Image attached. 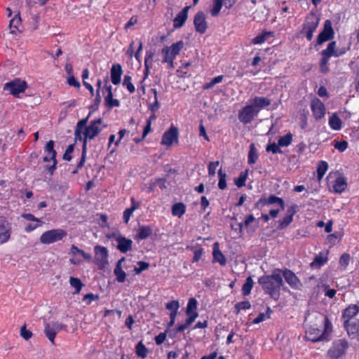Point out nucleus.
Masks as SVG:
<instances>
[{
  "mask_svg": "<svg viewBox=\"0 0 359 359\" xmlns=\"http://www.w3.org/2000/svg\"><path fill=\"white\" fill-rule=\"evenodd\" d=\"M258 283L270 297L278 300L280 297V287L283 285L282 271L276 269L271 275H264L259 278Z\"/></svg>",
  "mask_w": 359,
  "mask_h": 359,
  "instance_id": "f257e3e1",
  "label": "nucleus"
},
{
  "mask_svg": "<svg viewBox=\"0 0 359 359\" xmlns=\"http://www.w3.org/2000/svg\"><path fill=\"white\" fill-rule=\"evenodd\" d=\"M107 127V125L103 123V121L102 118H97L95 120L92 121L89 126L86 127V129L83 132V142L82 145V152H81V156L79 162L77 164V168L76 170L72 171L73 174H76L78 172L79 169H81L86 159V154H87V140H93L95 138L97 135H99V133Z\"/></svg>",
  "mask_w": 359,
  "mask_h": 359,
  "instance_id": "f03ea898",
  "label": "nucleus"
},
{
  "mask_svg": "<svg viewBox=\"0 0 359 359\" xmlns=\"http://www.w3.org/2000/svg\"><path fill=\"white\" fill-rule=\"evenodd\" d=\"M333 325L327 316H320L318 318V327L316 328V343L327 342L331 340Z\"/></svg>",
  "mask_w": 359,
  "mask_h": 359,
  "instance_id": "7ed1b4c3",
  "label": "nucleus"
},
{
  "mask_svg": "<svg viewBox=\"0 0 359 359\" xmlns=\"http://www.w3.org/2000/svg\"><path fill=\"white\" fill-rule=\"evenodd\" d=\"M184 46V43L182 40L172 43L170 46H165L161 50L163 55L162 62L168 63L170 68H174V60Z\"/></svg>",
  "mask_w": 359,
  "mask_h": 359,
  "instance_id": "20e7f679",
  "label": "nucleus"
},
{
  "mask_svg": "<svg viewBox=\"0 0 359 359\" xmlns=\"http://www.w3.org/2000/svg\"><path fill=\"white\" fill-rule=\"evenodd\" d=\"M28 88L27 82L20 78H15L4 85V91L8 92L11 95L15 97H18L19 95L24 93Z\"/></svg>",
  "mask_w": 359,
  "mask_h": 359,
  "instance_id": "39448f33",
  "label": "nucleus"
},
{
  "mask_svg": "<svg viewBox=\"0 0 359 359\" xmlns=\"http://www.w3.org/2000/svg\"><path fill=\"white\" fill-rule=\"evenodd\" d=\"M67 235V231L64 229H55L43 233L39 240L41 243L48 245L62 241Z\"/></svg>",
  "mask_w": 359,
  "mask_h": 359,
  "instance_id": "423d86ee",
  "label": "nucleus"
},
{
  "mask_svg": "<svg viewBox=\"0 0 359 359\" xmlns=\"http://www.w3.org/2000/svg\"><path fill=\"white\" fill-rule=\"evenodd\" d=\"M95 263L100 270H104L109 264L108 262V250L107 248L101 245H95Z\"/></svg>",
  "mask_w": 359,
  "mask_h": 359,
  "instance_id": "0eeeda50",
  "label": "nucleus"
},
{
  "mask_svg": "<svg viewBox=\"0 0 359 359\" xmlns=\"http://www.w3.org/2000/svg\"><path fill=\"white\" fill-rule=\"evenodd\" d=\"M334 178V183L332 184L333 191L335 193H342L347 187L346 180L344 177L338 175L337 173H330L327 177V184L330 187V180Z\"/></svg>",
  "mask_w": 359,
  "mask_h": 359,
  "instance_id": "6e6552de",
  "label": "nucleus"
},
{
  "mask_svg": "<svg viewBox=\"0 0 359 359\" xmlns=\"http://www.w3.org/2000/svg\"><path fill=\"white\" fill-rule=\"evenodd\" d=\"M314 31V13L311 11L310 15L306 18L302 29L299 33V36H305L309 41L313 38Z\"/></svg>",
  "mask_w": 359,
  "mask_h": 359,
  "instance_id": "1a4fd4ad",
  "label": "nucleus"
},
{
  "mask_svg": "<svg viewBox=\"0 0 359 359\" xmlns=\"http://www.w3.org/2000/svg\"><path fill=\"white\" fill-rule=\"evenodd\" d=\"M334 32L332 28V22L330 20H325L323 30L319 33L317 39L318 44H323L333 39Z\"/></svg>",
  "mask_w": 359,
  "mask_h": 359,
  "instance_id": "9d476101",
  "label": "nucleus"
},
{
  "mask_svg": "<svg viewBox=\"0 0 359 359\" xmlns=\"http://www.w3.org/2000/svg\"><path fill=\"white\" fill-rule=\"evenodd\" d=\"M258 113L250 104L245 106L238 113L239 121L243 124H248L252 121Z\"/></svg>",
  "mask_w": 359,
  "mask_h": 359,
  "instance_id": "9b49d317",
  "label": "nucleus"
},
{
  "mask_svg": "<svg viewBox=\"0 0 359 359\" xmlns=\"http://www.w3.org/2000/svg\"><path fill=\"white\" fill-rule=\"evenodd\" d=\"M348 348V343L344 339H339L335 341L331 348L329 350L328 354L332 358H338L341 357Z\"/></svg>",
  "mask_w": 359,
  "mask_h": 359,
  "instance_id": "f8f14e48",
  "label": "nucleus"
},
{
  "mask_svg": "<svg viewBox=\"0 0 359 359\" xmlns=\"http://www.w3.org/2000/svg\"><path fill=\"white\" fill-rule=\"evenodd\" d=\"M349 49V48H342L340 49L337 50L336 49V42L332 41L330 42L327 48L322 50L321 55L323 57H325L327 59H329L333 56V57H339L346 53V51Z\"/></svg>",
  "mask_w": 359,
  "mask_h": 359,
  "instance_id": "ddd939ff",
  "label": "nucleus"
},
{
  "mask_svg": "<svg viewBox=\"0 0 359 359\" xmlns=\"http://www.w3.org/2000/svg\"><path fill=\"white\" fill-rule=\"evenodd\" d=\"M64 327L65 325L58 322H51L45 325V334L52 344H54V339L57 333L62 330Z\"/></svg>",
  "mask_w": 359,
  "mask_h": 359,
  "instance_id": "4468645a",
  "label": "nucleus"
},
{
  "mask_svg": "<svg viewBox=\"0 0 359 359\" xmlns=\"http://www.w3.org/2000/svg\"><path fill=\"white\" fill-rule=\"evenodd\" d=\"M278 205L281 210L285 208V202L281 198L275 195H270L268 197L263 196L260 198L256 203L257 207L264 206L269 205Z\"/></svg>",
  "mask_w": 359,
  "mask_h": 359,
  "instance_id": "2eb2a0df",
  "label": "nucleus"
},
{
  "mask_svg": "<svg viewBox=\"0 0 359 359\" xmlns=\"http://www.w3.org/2000/svg\"><path fill=\"white\" fill-rule=\"evenodd\" d=\"M11 224L4 217H0V245L6 243L11 237Z\"/></svg>",
  "mask_w": 359,
  "mask_h": 359,
  "instance_id": "dca6fc26",
  "label": "nucleus"
},
{
  "mask_svg": "<svg viewBox=\"0 0 359 359\" xmlns=\"http://www.w3.org/2000/svg\"><path fill=\"white\" fill-rule=\"evenodd\" d=\"M194 25L195 29L201 34H204L208 29V23L205 20V15L203 12H198L194 18Z\"/></svg>",
  "mask_w": 359,
  "mask_h": 359,
  "instance_id": "f3484780",
  "label": "nucleus"
},
{
  "mask_svg": "<svg viewBox=\"0 0 359 359\" xmlns=\"http://www.w3.org/2000/svg\"><path fill=\"white\" fill-rule=\"evenodd\" d=\"M177 128L171 126L170 128L163 134L161 139V144L170 146L175 141L177 142Z\"/></svg>",
  "mask_w": 359,
  "mask_h": 359,
  "instance_id": "a211bd4d",
  "label": "nucleus"
},
{
  "mask_svg": "<svg viewBox=\"0 0 359 359\" xmlns=\"http://www.w3.org/2000/svg\"><path fill=\"white\" fill-rule=\"evenodd\" d=\"M250 104L254 107L255 110L257 111V113L263 108L269 106L271 103V100L265 97L255 96L250 101Z\"/></svg>",
  "mask_w": 359,
  "mask_h": 359,
  "instance_id": "6ab92c4d",
  "label": "nucleus"
},
{
  "mask_svg": "<svg viewBox=\"0 0 359 359\" xmlns=\"http://www.w3.org/2000/svg\"><path fill=\"white\" fill-rule=\"evenodd\" d=\"M117 249L122 253H126L132 250L133 241L119 235L116 238Z\"/></svg>",
  "mask_w": 359,
  "mask_h": 359,
  "instance_id": "aec40b11",
  "label": "nucleus"
},
{
  "mask_svg": "<svg viewBox=\"0 0 359 359\" xmlns=\"http://www.w3.org/2000/svg\"><path fill=\"white\" fill-rule=\"evenodd\" d=\"M107 78L105 80L104 90L107 93V96L104 97V102L108 107H118L120 102L116 99H113L112 87L110 85H107Z\"/></svg>",
  "mask_w": 359,
  "mask_h": 359,
  "instance_id": "412c9836",
  "label": "nucleus"
},
{
  "mask_svg": "<svg viewBox=\"0 0 359 359\" xmlns=\"http://www.w3.org/2000/svg\"><path fill=\"white\" fill-rule=\"evenodd\" d=\"M190 6H185L174 18L173 27L175 29L181 28L186 22L188 18V11Z\"/></svg>",
  "mask_w": 359,
  "mask_h": 359,
  "instance_id": "4be33fe9",
  "label": "nucleus"
},
{
  "mask_svg": "<svg viewBox=\"0 0 359 359\" xmlns=\"http://www.w3.org/2000/svg\"><path fill=\"white\" fill-rule=\"evenodd\" d=\"M153 229L150 226L140 225L137 229L134 238L137 241L145 240L151 236Z\"/></svg>",
  "mask_w": 359,
  "mask_h": 359,
  "instance_id": "5701e85b",
  "label": "nucleus"
},
{
  "mask_svg": "<svg viewBox=\"0 0 359 359\" xmlns=\"http://www.w3.org/2000/svg\"><path fill=\"white\" fill-rule=\"evenodd\" d=\"M213 262H218L221 266H225L226 264V259L224 254L221 252L217 242L213 244L212 250Z\"/></svg>",
  "mask_w": 359,
  "mask_h": 359,
  "instance_id": "b1692460",
  "label": "nucleus"
},
{
  "mask_svg": "<svg viewBox=\"0 0 359 359\" xmlns=\"http://www.w3.org/2000/svg\"><path fill=\"white\" fill-rule=\"evenodd\" d=\"M123 70L121 65L114 64L111 68V81L113 84L118 85L121 83Z\"/></svg>",
  "mask_w": 359,
  "mask_h": 359,
  "instance_id": "393cba45",
  "label": "nucleus"
},
{
  "mask_svg": "<svg viewBox=\"0 0 359 359\" xmlns=\"http://www.w3.org/2000/svg\"><path fill=\"white\" fill-rule=\"evenodd\" d=\"M125 261V257H122L116 262L114 273L118 283H123L126 280V273L122 269V264Z\"/></svg>",
  "mask_w": 359,
  "mask_h": 359,
  "instance_id": "a878e982",
  "label": "nucleus"
},
{
  "mask_svg": "<svg viewBox=\"0 0 359 359\" xmlns=\"http://www.w3.org/2000/svg\"><path fill=\"white\" fill-rule=\"evenodd\" d=\"M322 293H324L326 297L332 299L335 296L336 290L330 288V285L327 282L321 280L318 285V294Z\"/></svg>",
  "mask_w": 359,
  "mask_h": 359,
  "instance_id": "bb28decb",
  "label": "nucleus"
},
{
  "mask_svg": "<svg viewBox=\"0 0 359 359\" xmlns=\"http://www.w3.org/2000/svg\"><path fill=\"white\" fill-rule=\"evenodd\" d=\"M359 313V306L351 304L343 312L342 318L344 321H350Z\"/></svg>",
  "mask_w": 359,
  "mask_h": 359,
  "instance_id": "cd10ccee",
  "label": "nucleus"
},
{
  "mask_svg": "<svg viewBox=\"0 0 359 359\" xmlns=\"http://www.w3.org/2000/svg\"><path fill=\"white\" fill-rule=\"evenodd\" d=\"M284 277L285 281L291 286L296 287L298 285L299 280L296 275L290 270L286 269L282 271V278Z\"/></svg>",
  "mask_w": 359,
  "mask_h": 359,
  "instance_id": "c85d7f7f",
  "label": "nucleus"
},
{
  "mask_svg": "<svg viewBox=\"0 0 359 359\" xmlns=\"http://www.w3.org/2000/svg\"><path fill=\"white\" fill-rule=\"evenodd\" d=\"M140 207V203L136 202L134 198H131V207L126 208L123 214V221L128 224L133 212Z\"/></svg>",
  "mask_w": 359,
  "mask_h": 359,
  "instance_id": "c756f323",
  "label": "nucleus"
},
{
  "mask_svg": "<svg viewBox=\"0 0 359 359\" xmlns=\"http://www.w3.org/2000/svg\"><path fill=\"white\" fill-rule=\"evenodd\" d=\"M344 326L346 330L348 335H353L359 330V323L352 320L344 321Z\"/></svg>",
  "mask_w": 359,
  "mask_h": 359,
  "instance_id": "7c9ffc66",
  "label": "nucleus"
},
{
  "mask_svg": "<svg viewBox=\"0 0 359 359\" xmlns=\"http://www.w3.org/2000/svg\"><path fill=\"white\" fill-rule=\"evenodd\" d=\"M329 126L334 130H339L342 126V122L337 114H333L329 118Z\"/></svg>",
  "mask_w": 359,
  "mask_h": 359,
  "instance_id": "2f4dec72",
  "label": "nucleus"
},
{
  "mask_svg": "<svg viewBox=\"0 0 359 359\" xmlns=\"http://www.w3.org/2000/svg\"><path fill=\"white\" fill-rule=\"evenodd\" d=\"M273 36V32L263 31L262 34L255 36L252 39V42L254 44H262V43H264L269 37H271Z\"/></svg>",
  "mask_w": 359,
  "mask_h": 359,
  "instance_id": "473e14b6",
  "label": "nucleus"
},
{
  "mask_svg": "<svg viewBox=\"0 0 359 359\" xmlns=\"http://www.w3.org/2000/svg\"><path fill=\"white\" fill-rule=\"evenodd\" d=\"M186 212V206L182 203H175L172 207V214L174 216L181 217Z\"/></svg>",
  "mask_w": 359,
  "mask_h": 359,
  "instance_id": "72a5a7b5",
  "label": "nucleus"
},
{
  "mask_svg": "<svg viewBox=\"0 0 359 359\" xmlns=\"http://www.w3.org/2000/svg\"><path fill=\"white\" fill-rule=\"evenodd\" d=\"M198 306V302L197 300L191 297L189 299L187 309H186V314L187 315H192L193 313H198L196 311Z\"/></svg>",
  "mask_w": 359,
  "mask_h": 359,
  "instance_id": "f704fd0d",
  "label": "nucleus"
},
{
  "mask_svg": "<svg viewBox=\"0 0 359 359\" xmlns=\"http://www.w3.org/2000/svg\"><path fill=\"white\" fill-rule=\"evenodd\" d=\"M136 355L142 358H145L148 354V349L142 341H139L135 346Z\"/></svg>",
  "mask_w": 359,
  "mask_h": 359,
  "instance_id": "c9c22d12",
  "label": "nucleus"
},
{
  "mask_svg": "<svg viewBox=\"0 0 359 359\" xmlns=\"http://www.w3.org/2000/svg\"><path fill=\"white\" fill-rule=\"evenodd\" d=\"M328 250L319 252V254L316 256V266H321L325 264L328 260Z\"/></svg>",
  "mask_w": 359,
  "mask_h": 359,
  "instance_id": "e433bc0d",
  "label": "nucleus"
},
{
  "mask_svg": "<svg viewBox=\"0 0 359 359\" xmlns=\"http://www.w3.org/2000/svg\"><path fill=\"white\" fill-rule=\"evenodd\" d=\"M258 158L257 149L254 144L250 145V150L248 156V162L249 164H254Z\"/></svg>",
  "mask_w": 359,
  "mask_h": 359,
  "instance_id": "4c0bfd02",
  "label": "nucleus"
},
{
  "mask_svg": "<svg viewBox=\"0 0 359 359\" xmlns=\"http://www.w3.org/2000/svg\"><path fill=\"white\" fill-rule=\"evenodd\" d=\"M223 4L224 0H213L212 8L210 9V14L212 17H216L219 15Z\"/></svg>",
  "mask_w": 359,
  "mask_h": 359,
  "instance_id": "58836bf2",
  "label": "nucleus"
},
{
  "mask_svg": "<svg viewBox=\"0 0 359 359\" xmlns=\"http://www.w3.org/2000/svg\"><path fill=\"white\" fill-rule=\"evenodd\" d=\"M69 284L72 287L75 289L74 294L79 293L83 286L81 280L79 278L74 277H70Z\"/></svg>",
  "mask_w": 359,
  "mask_h": 359,
  "instance_id": "ea45409f",
  "label": "nucleus"
},
{
  "mask_svg": "<svg viewBox=\"0 0 359 359\" xmlns=\"http://www.w3.org/2000/svg\"><path fill=\"white\" fill-rule=\"evenodd\" d=\"M43 161L44 162H48V161H52L53 162L52 165H47L45 166V168L48 171L49 174L50 175H53L54 171L56 169V165H57V161L56 160V157L54 158H51V155H50V157H48V156H45L43 158Z\"/></svg>",
  "mask_w": 359,
  "mask_h": 359,
  "instance_id": "a19ab883",
  "label": "nucleus"
},
{
  "mask_svg": "<svg viewBox=\"0 0 359 359\" xmlns=\"http://www.w3.org/2000/svg\"><path fill=\"white\" fill-rule=\"evenodd\" d=\"M253 284L254 282L252 278L250 276L246 278L245 283L242 287V292L244 296H247L250 294Z\"/></svg>",
  "mask_w": 359,
  "mask_h": 359,
  "instance_id": "79ce46f5",
  "label": "nucleus"
},
{
  "mask_svg": "<svg viewBox=\"0 0 359 359\" xmlns=\"http://www.w3.org/2000/svg\"><path fill=\"white\" fill-rule=\"evenodd\" d=\"M325 112V105L320 101L316 100V118L323 117Z\"/></svg>",
  "mask_w": 359,
  "mask_h": 359,
  "instance_id": "37998d69",
  "label": "nucleus"
},
{
  "mask_svg": "<svg viewBox=\"0 0 359 359\" xmlns=\"http://www.w3.org/2000/svg\"><path fill=\"white\" fill-rule=\"evenodd\" d=\"M328 169V163L326 161H321L318 164V178L320 180Z\"/></svg>",
  "mask_w": 359,
  "mask_h": 359,
  "instance_id": "c03bdc74",
  "label": "nucleus"
},
{
  "mask_svg": "<svg viewBox=\"0 0 359 359\" xmlns=\"http://www.w3.org/2000/svg\"><path fill=\"white\" fill-rule=\"evenodd\" d=\"M292 141V135L289 133L285 135L280 137L278 140V146L280 147H288Z\"/></svg>",
  "mask_w": 359,
  "mask_h": 359,
  "instance_id": "a18cd8bd",
  "label": "nucleus"
},
{
  "mask_svg": "<svg viewBox=\"0 0 359 359\" xmlns=\"http://www.w3.org/2000/svg\"><path fill=\"white\" fill-rule=\"evenodd\" d=\"M123 86H125L130 93L135 91V88L132 83V77L130 75H125L123 81Z\"/></svg>",
  "mask_w": 359,
  "mask_h": 359,
  "instance_id": "49530a36",
  "label": "nucleus"
},
{
  "mask_svg": "<svg viewBox=\"0 0 359 359\" xmlns=\"http://www.w3.org/2000/svg\"><path fill=\"white\" fill-rule=\"evenodd\" d=\"M248 175V170L241 172L240 176L235 180V184L238 187H242L245 185V182Z\"/></svg>",
  "mask_w": 359,
  "mask_h": 359,
  "instance_id": "de8ad7c7",
  "label": "nucleus"
},
{
  "mask_svg": "<svg viewBox=\"0 0 359 359\" xmlns=\"http://www.w3.org/2000/svg\"><path fill=\"white\" fill-rule=\"evenodd\" d=\"M44 151L48 155H51V158L56 157L57 152L54 149V141L50 140L46 143L44 147Z\"/></svg>",
  "mask_w": 359,
  "mask_h": 359,
  "instance_id": "09e8293b",
  "label": "nucleus"
},
{
  "mask_svg": "<svg viewBox=\"0 0 359 359\" xmlns=\"http://www.w3.org/2000/svg\"><path fill=\"white\" fill-rule=\"evenodd\" d=\"M218 176H219L218 187H219V189L224 190L226 187V175L220 168L218 171Z\"/></svg>",
  "mask_w": 359,
  "mask_h": 359,
  "instance_id": "8fccbe9b",
  "label": "nucleus"
},
{
  "mask_svg": "<svg viewBox=\"0 0 359 359\" xmlns=\"http://www.w3.org/2000/svg\"><path fill=\"white\" fill-rule=\"evenodd\" d=\"M292 219L293 218L285 215V216L283 219L278 220V229H284L287 228L291 224Z\"/></svg>",
  "mask_w": 359,
  "mask_h": 359,
  "instance_id": "3c124183",
  "label": "nucleus"
},
{
  "mask_svg": "<svg viewBox=\"0 0 359 359\" xmlns=\"http://www.w3.org/2000/svg\"><path fill=\"white\" fill-rule=\"evenodd\" d=\"M305 335L304 339L306 341H309L311 342H314V329L310 326L309 327H307V324L305 323Z\"/></svg>",
  "mask_w": 359,
  "mask_h": 359,
  "instance_id": "603ef678",
  "label": "nucleus"
},
{
  "mask_svg": "<svg viewBox=\"0 0 359 359\" xmlns=\"http://www.w3.org/2000/svg\"><path fill=\"white\" fill-rule=\"evenodd\" d=\"M351 260L350 255L348 253H344L339 259V266L343 269H345L348 265Z\"/></svg>",
  "mask_w": 359,
  "mask_h": 359,
  "instance_id": "864d4df0",
  "label": "nucleus"
},
{
  "mask_svg": "<svg viewBox=\"0 0 359 359\" xmlns=\"http://www.w3.org/2000/svg\"><path fill=\"white\" fill-rule=\"evenodd\" d=\"M165 308L171 311V313H177V311L180 308V303L177 300L170 301L166 304Z\"/></svg>",
  "mask_w": 359,
  "mask_h": 359,
  "instance_id": "5fc2aeb1",
  "label": "nucleus"
},
{
  "mask_svg": "<svg viewBox=\"0 0 359 359\" xmlns=\"http://www.w3.org/2000/svg\"><path fill=\"white\" fill-rule=\"evenodd\" d=\"M251 308V304L249 301L238 302L235 305L236 313H239L241 310H247Z\"/></svg>",
  "mask_w": 359,
  "mask_h": 359,
  "instance_id": "6e6d98bb",
  "label": "nucleus"
},
{
  "mask_svg": "<svg viewBox=\"0 0 359 359\" xmlns=\"http://www.w3.org/2000/svg\"><path fill=\"white\" fill-rule=\"evenodd\" d=\"M137 265L139 266V267L135 266L134 268V271L135 272L136 274H140L142 271H144L149 268V264L148 262H143V261L138 262Z\"/></svg>",
  "mask_w": 359,
  "mask_h": 359,
  "instance_id": "4d7b16f0",
  "label": "nucleus"
},
{
  "mask_svg": "<svg viewBox=\"0 0 359 359\" xmlns=\"http://www.w3.org/2000/svg\"><path fill=\"white\" fill-rule=\"evenodd\" d=\"M224 76L222 75L217 76L213 78L209 83H207L204 86L205 89H210L217 83H219L222 81Z\"/></svg>",
  "mask_w": 359,
  "mask_h": 359,
  "instance_id": "13d9d810",
  "label": "nucleus"
},
{
  "mask_svg": "<svg viewBox=\"0 0 359 359\" xmlns=\"http://www.w3.org/2000/svg\"><path fill=\"white\" fill-rule=\"evenodd\" d=\"M155 55L154 50H147L145 57H144V65H148L149 66H152L153 60Z\"/></svg>",
  "mask_w": 359,
  "mask_h": 359,
  "instance_id": "bf43d9fd",
  "label": "nucleus"
},
{
  "mask_svg": "<svg viewBox=\"0 0 359 359\" xmlns=\"http://www.w3.org/2000/svg\"><path fill=\"white\" fill-rule=\"evenodd\" d=\"M100 298L99 295L94 294L93 293H88L84 295L83 301L86 303V304L89 305L91 304L93 301L98 300Z\"/></svg>",
  "mask_w": 359,
  "mask_h": 359,
  "instance_id": "052dcab7",
  "label": "nucleus"
},
{
  "mask_svg": "<svg viewBox=\"0 0 359 359\" xmlns=\"http://www.w3.org/2000/svg\"><path fill=\"white\" fill-rule=\"evenodd\" d=\"M74 145L70 144L67 147L65 150V154H63L62 158L65 161H69L72 158L71 154L74 151Z\"/></svg>",
  "mask_w": 359,
  "mask_h": 359,
  "instance_id": "680f3d73",
  "label": "nucleus"
},
{
  "mask_svg": "<svg viewBox=\"0 0 359 359\" xmlns=\"http://www.w3.org/2000/svg\"><path fill=\"white\" fill-rule=\"evenodd\" d=\"M334 147L339 151H344L348 147V142L346 141H337L334 142Z\"/></svg>",
  "mask_w": 359,
  "mask_h": 359,
  "instance_id": "e2e57ef3",
  "label": "nucleus"
},
{
  "mask_svg": "<svg viewBox=\"0 0 359 359\" xmlns=\"http://www.w3.org/2000/svg\"><path fill=\"white\" fill-rule=\"evenodd\" d=\"M219 165V162L218 161L210 162L208 165V175L210 176H214L216 172V169Z\"/></svg>",
  "mask_w": 359,
  "mask_h": 359,
  "instance_id": "0e129e2a",
  "label": "nucleus"
},
{
  "mask_svg": "<svg viewBox=\"0 0 359 359\" xmlns=\"http://www.w3.org/2000/svg\"><path fill=\"white\" fill-rule=\"evenodd\" d=\"M278 144H276L275 142L268 144L266 150L267 151H271L273 154L282 153V150L279 148Z\"/></svg>",
  "mask_w": 359,
  "mask_h": 359,
  "instance_id": "69168bd1",
  "label": "nucleus"
},
{
  "mask_svg": "<svg viewBox=\"0 0 359 359\" xmlns=\"http://www.w3.org/2000/svg\"><path fill=\"white\" fill-rule=\"evenodd\" d=\"M317 226H318V227H320V228H322V227L325 226V231L326 233H330V232H331V231H332V221L329 220V221L325 224V223H324L323 222L320 221V222H318L317 223Z\"/></svg>",
  "mask_w": 359,
  "mask_h": 359,
  "instance_id": "338daca9",
  "label": "nucleus"
},
{
  "mask_svg": "<svg viewBox=\"0 0 359 359\" xmlns=\"http://www.w3.org/2000/svg\"><path fill=\"white\" fill-rule=\"evenodd\" d=\"M328 61L329 59L322 57V59L320 62V69L321 72L327 73L329 71V68L327 67Z\"/></svg>",
  "mask_w": 359,
  "mask_h": 359,
  "instance_id": "774afa93",
  "label": "nucleus"
}]
</instances>
